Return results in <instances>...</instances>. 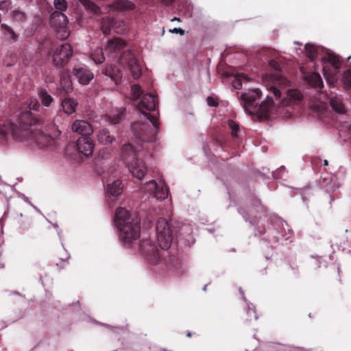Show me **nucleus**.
Listing matches in <instances>:
<instances>
[{"instance_id": "1", "label": "nucleus", "mask_w": 351, "mask_h": 351, "mask_svg": "<svg viewBox=\"0 0 351 351\" xmlns=\"http://www.w3.org/2000/svg\"><path fill=\"white\" fill-rule=\"evenodd\" d=\"M157 97L151 93L143 95L137 104V108L143 114L149 122L138 121L131 126L134 136L143 142L153 141L159 130L158 112H155L158 106Z\"/></svg>"}, {"instance_id": "2", "label": "nucleus", "mask_w": 351, "mask_h": 351, "mask_svg": "<svg viewBox=\"0 0 351 351\" xmlns=\"http://www.w3.org/2000/svg\"><path fill=\"white\" fill-rule=\"evenodd\" d=\"M269 65L277 73L270 76L271 84L267 89L270 90L276 99H280V104L282 106H289L294 104L296 101L301 100L302 95L298 90L284 89L289 84V81L278 73L281 69L280 65L275 60H271Z\"/></svg>"}, {"instance_id": "3", "label": "nucleus", "mask_w": 351, "mask_h": 351, "mask_svg": "<svg viewBox=\"0 0 351 351\" xmlns=\"http://www.w3.org/2000/svg\"><path fill=\"white\" fill-rule=\"evenodd\" d=\"M114 221L119 230L120 241L128 247L140 237V219L124 208L116 210Z\"/></svg>"}, {"instance_id": "4", "label": "nucleus", "mask_w": 351, "mask_h": 351, "mask_svg": "<svg viewBox=\"0 0 351 351\" xmlns=\"http://www.w3.org/2000/svg\"><path fill=\"white\" fill-rule=\"evenodd\" d=\"M36 117L30 112H21L18 117L19 125L9 120H0V143H8L11 140L23 141L27 138L24 130L27 125L35 123Z\"/></svg>"}, {"instance_id": "5", "label": "nucleus", "mask_w": 351, "mask_h": 351, "mask_svg": "<svg viewBox=\"0 0 351 351\" xmlns=\"http://www.w3.org/2000/svg\"><path fill=\"white\" fill-rule=\"evenodd\" d=\"M37 124H31L27 125L24 130V133L27 134V138H24L23 141H32L35 143L38 147H47L55 145L56 138L60 135L61 132L59 130H56L53 136L45 134L40 130L32 127Z\"/></svg>"}, {"instance_id": "6", "label": "nucleus", "mask_w": 351, "mask_h": 351, "mask_svg": "<svg viewBox=\"0 0 351 351\" xmlns=\"http://www.w3.org/2000/svg\"><path fill=\"white\" fill-rule=\"evenodd\" d=\"M156 234L158 245L161 250H168L173 241V229L165 218H160L156 222Z\"/></svg>"}, {"instance_id": "7", "label": "nucleus", "mask_w": 351, "mask_h": 351, "mask_svg": "<svg viewBox=\"0 0 351 351\" xmlns=\"http://www.w3.org/2000/svg\"><path fill=\"white\" fill-rule=\"evenodd\" d=\"M139 250L152 264L158 263L162 256L160 250L149 239H143L141 241Z\"/></svg>"}, {"instance_id": "8", "label": "nucleus", "mask_w": 351, "mask_h": 351, "mask_svg": "<svg viewBox=\"0 0 351 351\" xmlns=\"http://www.w3.org/2000/svg\"><path fill=\"white\" fill-rule=\"evenodd\" d=\"M67 23L66 16L61 12L55 11L50 16L49 24L58 33L60 34L59 36L61 39H65L69 35Z\"/></svg>"}, {"instance_id": "9", "label": "nucleus", "mask_w": 351, "mask_h": 351, "mask_svg": "<svg viewBox=\"0 0 351 351\" xmlns=\"http://www.w3.org/2000/svg\"><path fill=\"white\" fill-rule=\"evenodd\" d=\"M26 204L21 203L18 205L17 209L13 214V218L22 232H25L31 228L32 218L26 209Z\"/></svg>"}, {"instance_id": "10", "label": "nucleus", "mask_w": 351, "mask_h": 351, "mask_svg": "<svg viewBox=\"0 0 351 351\" xmlns=\"http://www.w3.org/2000/svg\"><path fill=\"white\" fill-rule=\"evenodd\" d=\"M73 55L72 47L69 43L62 44L53 54V61L55 65L63 66L68 63Z\"/></svg>"}, {"instance_id": "11", "label": "nucleus", "mask_w": 351, "mask_h": 351, "mask_svg": "<svg viewBox=\"0 0 351 351\" xmlns=\"http://www.w3.org/2000/svg\"><path fill=\"white\" fill-rule=\"evenodd\" d=\"M121 60L127 62L128 66L130 71L131 75L134 80L138 79L142 74L141 66L134 53L130 51L125 53Z\"/></svg>"}, {"instance_id": "12", "label": "nucleus", "mask_w": 351, "mask_h": 351, "mask_svg": "<svg viewBox=\"0 0 351 351\" xmlns=\"http://www.w3.org/2000/svg\"><path fill=\"white\" fill-rule=\"evenodd\" d=\"M261 97L258 90H254L242 94L241 99L243 101V108L250 114H252L254 107L257 106L256 100Z\"/></svg>"}, {"instance_id": "13", "label": "nucleus", "mask_w": 351, "mask_h": 351, "mask_svg": "<svg viewBox=\"0 0 351 351\" xmlns=\"http://www.w3.org/2000/svg\"><path fill=\"white\" fill-rule=\"evenodd\" d=\"M130 172L138 180H142L147 172V167L145 162L140 158L129 162L127 164Z\"/></svg>"}, {"instance_id": "14", "label": "nucleus", "mask_w": 351, "mask_h": 351, "mask_svg": "<svg viewBox=\"0 0 351 351\" xmlns=\"http://www.w3.org/2000/svg\"><path fill=\"white\" fill-rule=\"evenodd\" d=\"M274 104L273 97L267 95L265 101L254 107L252 114H257L261 119H267L269 112L274 108Z\"/></svg>"}, {"instance_id": "15", "label": "nucleus", "mask_w": 351, "mask_h": 351, "mask_svg": "<svg viewBox=\"0 0 351 351\" xmlns=\"http://www.w3.org/2000/svg\"><path fill=\"white\" fill-rule=\"evenodd\" d=\"M76 146L80 154L88 157L93 153L94 143L89 136H81L77 139Z\"/></svg>"}, {"instance_id": "16", "label": "nucleus", "mask_w": 351, "mask_h": 351, "mask_svg": "<svg viewBox=\"0 0 351 351\" xmlns=\"http://www.w3.org/2000/svg\"><path fill=\"white\" fill-rule=\"evenodd\" d=\"M71 130L82 136H89L93 132L92 125L85 120H75L71 125Z\"/></svg>"}, {"instance_id": "17", "label": "nucleus", "mask_w": 351, "mask_h": 351, "mask_svg": "<svg viewBox=\"0 0 351 351\" xmlns=\"http://www.w3.org/2000/svg\"><path fill=\"white\" fill-rule=\"evenodd\" d=\"M73 75L77 79L80 84L87 85L93 79V73L84 67H75L73 70Z\"/></svg>"}, {"instance_id": "18", "label": "nucleus", "mask_w": 351, "mask_h": 351, "mask_svg": "<svg viewBox=\"0 0 351 351\" xmlns=\"http://www.w3.org/2000/svg\"><path fill=\"white\" fill-rule=\"evenodd\" d=\"M121 158L127 164L129 163V162L135 160L136 158H139L138 154H137L136 150L130 143L123 145L121 152Z\"/></svg>"}, {"instance_id": "19", "label": "nucleus", "mask_w": 351, "mask_h": 351, "mask_svg": "<svg viewBox=\"0 0 351 351\" xmlns=\"http://www.w3.org/2000/svg\"><path fill=\"white\" fill-rule=\"evenodd\" d=\"M125 46V40L120 38H114L108 41L106 51L109 53H116L124 49Z\"/></svg>"}, {"instance_id": "20", "label": "nucleus", "mask_w": 351, "mask_h": 351, "mask_svg": "<svg viewBox=\"0 0 351 351\" xmlns=\"http://www.w3.org/2000/svg\"><path fill=\"white\" fill-rule=\"evenodd\" d=\"M102 73L109 76L117 84H119L122 78V73L115 65H109L103 69Z\"/></svg>"}, {"instance_id": "21", "label": "nucleus", "mask_w": 351, "mask_h": 351, "mask_svg": "<svg viewBox=\"0 0 351 351\" xmlns=\"http://www.w3.org/2000/svg\"><path fill=\"white\" fill-rule=\"evenodd\" d=\"M61 106L64 113L71 114L75 112L77 102L74 99L66 97L62 100Z\"/></svg>"}, {"instance_id": "22", "label": "nucleus", "mask_w": 351, "mask_h": 351, "mask_svg": "<svg viewBox=\"0 0 351 351\" xmlns=\"http://www.w3.org/2000/svg\"><path fill=\"white\" fill-rule=\"evenodd\" d=\"M97 140L101 144L108 145L115 141V137L110 134V131L108 129L102 128L98 132Z\"/></svg>"}, {"instance_id": "23", "label": "nucleus", "mask_w": 351, "mask_h": 351, "mask_svg": "<svg viewBox=\"0 0 351 351\" xmlns=\"http://www.w3.org/2000/svg\"><path fill=\"white\" fill-rule=\"evenodd\" d=\"M60 85L66 93H70L73 90L70 75L67 71H63L60 76Z\"/></svg>"}, {"instance_id": "24", "label": "nucleus", "mask_w": 351, "mask_h": 351, "mask_svg": "<svg viewBox=\"0 0 351 351\" xmlns=\"http://www.w3.org/2000/svg\"><path fill=\"white\" fill-rule=\"evenodd\" d=\"M122 191V182L120 180H116L108 184L107 191L110 196L117 197L121 194Z\"/></svg>"}, {"instance_id": "25", "label": "nucleus", "mask_w": 351, "mask_h": 351, "mask_svg": "<svg viewBox=\"0 0 351 351\" xmlns=\"http://www.w3.org/2000/svg\"><path fill=\"white\" fill-rule=\"evenodd\" d=\"M40 104L36 99H31L29 101V103L28 104V109H26L25 110H23L21 112H28V111L30 112L33 114V116L34 117H36V121H35V123H34V124H40L42 121L41 119L32 112V110L34 111H38V109L40 108Z\"/></svg>"}, {"instance_id": "26", "label": "nucleus", "mask_w": 351, "mask_h": 351, "mask_svg": "<svg viewBox=\"0 0 351 351\" xmlns=\"http://www.w3.org/2000/svg\"><path fill=\"white\" fill-rule=\"evenodd\" d=\"M38 95L41 104L45 107H49L53 101L52 96L50 95L45 88H40Z\"/></svg>"}, {"instance_id": "27", "label": "nucleus", "mask_w": 351, "mask_h": 351, "mask_svg": "<svg viewBox=\"0 0 351 351\" xmlns=\"http://www.w3.org/2000/svg\"><path fill=\"white\" fill-rule=\"evenodd\" d=\"M114 6L116 9L121 11L130 10L134 8V4L129 0H117Z\"/></svg>"}, {"instance_id": "28", "label": "nucleus", "mask_w": 351, "mask_h": 351, "mask_svg": "<svg viewBox=\"0 0 351 351\" xmlns=\"http://www.w3.org/2000/svg\"><path fill=\"white\" fill-rule=\"evenodd\" d=\"M101 29L105 35H108L110 33L111 27L114 25V19L111 17L103 18L100 23Z\"/></svg>"}, {"instance_id": "29", "label": "nucleus", "mask_w": 351, "mask_h": 351, "mask_svg": "<svg viewBox=\"0 0 351 351\" xmlns=\"http://www.w3.org/2000/svg\"><path fill=\"white\" fill-rule=\"evenodd\" d=\"M308 83L315 88H322L323 82L319 74L314 73L307 78Z\"/></svg>"}, {"instance_id": "30", "label": "nucleus", "mask_w": 351, "mask_h": 351, "mask_svg": "<svg viewBox=\"0 0 351 351\" xmlns=\"http://www.w3.org/2000/svg\"><path fill=\"white\" fill-rule=\"evenodd\" d=\"M306 56L312 61L315 60L318 55V49L317 47L312 44H306L304 47Z\"/></svg>"}, {"instance_id": "31", "label": "nucleus", "mask_w": 351, "mask_h": 351, "mask_svg": "<svg viewBox=\"0 0 351 351\" xmlns=\"http://www.w3.org/2000/svg\"><path fill=\"white\" fill-rule=\"evenodd\" d=\"M90 58L96 64H101L105 60L103 49L101 48L96 49L90 54Z\"/></svg>"}, {"instance_id": "32", "label": "nucleus", "mask_w": 351, "mask_h": 351, "mask_svg": "<svg viewBox=\"0 0 351 351\" xmlns=\"http://www.w3.org/2000/svg\"><path fill=\"white\" fill-rule=\"evenodd\" d=\"M330 106L332 108L339 112V113H344L345 108L342 104L341 100L337 97L331 98L330 101Z\"/></svg>"}, {"instance_id": "33", "label": "nucleus", "mask_w": 351, "mask_h": 351, "mask_svg": "<svg viewBox=\"0 0 351 351\" xmlns=\"http://www.w3.org/2000/svg\"><path fill=\"white\" fill-rule=\"evenodd\" d=\"M82 3L86 9L93 12L95 14L99 15L101 13L100 8L97 6L95 3L89 0H83L82 1Z\"/></svg>"}, {"instance_id": "34", "label": "nucleus", "mask_w": 351, "mask_h": 351, "mask_svg": "<svg viewBox=\"0 0 351 351\" xmlns=\"http://www.w3.org/2000/svg\"><path fill=\"white\" fill-rule=\"evenodd\" d=\"M12 18L13 21L19 23H24L27 20V16L25 12H22L19 9L14 10L12 13Z\"/></svg>"}, {"instance_id": "35", "label": "nucleus", "mask_w": 351, "mask_h": 351, "mask_svg": "<svg viewBox=\"0 0 351 351\" xmlns=\"http://www.w3.org/2000/svg\"><path fill=\"white\" fill-rule=\"evenodd\" d=\"M1 29L4 31V34L6 36H8L10 40H12L13 42H16L18 40V35L14 32V31L9 27L6 24H1Z\"/></svg>"}, {"instance_id": "36", "label": "nucleus", "mask_w": 351, "mask_h": 351, "mask_svg": "<svg viewBox=\"0 0 351 351\" xmlns=\"http://www.w3.org/2000/svg\"><path fill=\"white\" fill-rule=\"evenodd\" d=\"M169 189L165 185H158V188L154 193V196L157 199H165L168 196Z\"/></svg>"}, {"instance_id": "37", "label": "nucleus", "mask_w": 351, "mask_h": 351, "mask_svg": "<svg viewBox=\"0 0 351 351\" xmlns=\"http://www.w3.org/2000/svg\"><path fill=\"white\" fill-rule=\"evenodd\" d=\"M158 188V184L154 180H150L147 182L145 186H143V190L147 191L151 194H154L157 189Z\"/></svg>"}, {"instance_id": "38", "label": "nucleus", "mask_w": 351, "mask_h": 351, "mask_svg": "<svg viewBox=\"0 0 351 351\" xmlns=\"http://www.w3.org/2000/svg\"><path fill=\"white\" fill-rule=\"evenodd\" d=\"M243 80L248 81V78L244 74L237 75L234 77V80L232 82V86L235 89H237V90L241 89V86H242V80Z\"/></svg>"}, {"instance_id": "39", "label": "nucleus", "mask_w": 351, "mask_h": 351, "mask_svg": "<svg viewBox=\"0 0 351 351\" xmlns=\"http://www.w3.org/2000/svg\"><path fill=\"white\" fill-rule=\"evenodd\" d=\"M328 63L332 65L335 69H338L341 66V62L339 57L334 54H329L327 58Z\"/></svg>"}, {"instance_id": "40", "label": "nucleus", "mask_w": 351, "mask_h": 351, "mask_svg": "<svg viewBox=\"0 0 351 351\" xmlns=\"http://www.w3.org/2000/svg\"><path fill=\"white\" fill-rule=\"evenodd\" d=\"M54 6L57 11L62 12L67 9L66 0H54Z\"/></svg>"}, {"instance_id": "41", "label": "nucleus", "mask_w": 351, "mask_h": 351, "mask_svg": "<svg viewBox=\"0 0 351 351\" xmlns=\"http://www.w3.org/2000/svg\"><path fill=\"white\" fill-rule=\"evenodd\" d=\"M228 128L231 130V134H232V137H237V132L239 130V125L233 120H228Z\"/></svg>"}, {"instance_id": "42", "label": "nucleus", "mask_w": 351, "mask_h": 351, "mask_svg": "<svg viewBox=\"0 0 351 351\" xmlns=\"http://www.w3.org/2000/svg\"><path fill=\"white\" fill-rule=\"evenodd\" d=\"M132 94L134 99L140 98L143 93L141 87L138 84H134L131 86Z\"/></svg>"}, {"instance_id": "43", "label": "nucleus", "mask_w": 351, "mask_h": 351, "mask_svg": "<svg viewBox=\"0 0 351 351\" xmlns=\"http://www.w3.org/2000/svg\"><path fill=\"white\" fill-rule=\"evenodd\" d=\"M123 115V113L120 112L119 113H117L115 114L110 115L108 117V121L112 125H116L120 122V121L122 119V117Z\"/></svg>"}, {"instance_id": "44", "label": "nucleus", "mask_w": 351, "mask_h": 351, "mask_svg": "<svg viewBox=\"0 0 351 351\" xmlns=\"http://www.w3.org/2000/svg\"><path fill=\"white\" fill-rule=\"evenodd\" d=\"M343 81L344 85L350 88L351 87V70H347L344 72L343 76Z\"/></svg>"}, {"instance_id": "45", "label": "nucleus", "mask_w": 351, "mask_h": 351, "mask_svg": "<svg viewBox=\"0 0 351 351\" xmlns=\"http://www.w3.org/2000/svg\"><path fill=\"white\" fill-rule=\"evenodd\" d=\"M11 0H0V10L8 11L11 5Z\"/></svg>"}, {"instance_id": "46", "label": "nucleus", "mask_w": 351, "mask_h": 351, "mask_svg": "<svg viewBox=\"0 0 351 351\" xmlns=\"http://www.w3.org/2000/svg\"><path fill=\"white\" fill-rule=\"evenodd\" d=\"M206 101L208 105L210 106L217 107L219 105L218 101L213 97H208Z\"/></svg>"}, {"instance_id": "47", "label": "nucleus", "mask_w": 351, "mask_h": 351, "mask_svg": "<svg viewBox=\"0 0 351 351\" xmlns=\"http://www.w3.org/2000/svg\"><path fill=\"white\" fill-rule=\"evenodd\" d=\"M170 32H172V33H176V34H180V35H184V30L182 28H173V29H170L169 30Z\"/></svg>"}, {"instance_id": "48", "label": "nucleus", "mask_w": 351, "mask_h": 351, "mask_svg": "<svg viewBox=\"0 0 351 351\" xmlns=\"http://www.w3.org/2000/svg\"><path fill=\"white\" fill-rule=\"evenodd\" d=\"M174 1H175V0H162V2L165 5H169L172 4Z\"/></svg>"}, {"instance_id": "49", "label": "nucleus", "mask_w": 351, "mask_h": 351, "mask_svg": "<svg viewBox=\"0 0 351 351\" xmlns=\"http://www.w3.org/2000/svg\"><path fill=\"white\" fill-rule=\"evenodd\" d=\"M323 71H324V76L326 77H327V80L329 81V76L327 75L326 66H324Z\"/></svg>"}, {"instance_id": "50", "label": "nucleus", "mask_w": 351, "mask_h": 351, "mask_svg": "<svg viewBox=\"0 0 351 351\" xmlns=\"http://www.w3.org/2000/svg\"><path fill=\"white\" fill-rule=\"evenodd\" d=\"M185 14H189V16H191V8H190L189 7L187 8V10H186V12H185Z\"/></svg>"}, {"instance_id": "51", "label": "nucleus", "mask_w": 351, "mask_h": 351, "mask_svg": "<svg viewBox=\"0 0 351 351\" xmlns=\"http://www.w3.org/2000/svg\"><path fill=\"white\" fill-rule=\"evenodd\" d=\"M171 21H180V18L174 17Z\"/></svg>"}, {"instance_id": "52", "label": "nucleus", "mask_w": 351, "mask_h": 351, "mask_svg": "<svg viewBox=\"0 0 351 351\" xmlns=\"http://www.w3.org/2000/svg\"><path fill=\"white\" fill-rule=\"evenodd\" d=\"M324 165L325 166L328 165V160H324Z\"/></svg>"}, {"instance_id": "53", "label": "nucleus", "mask_w": 351, "mask_h": 351, "mask_svg": "<svg viewBox=\"0 0 351 351\" xmlns=\"http://www.w3.org/2000/svg\"><path fill=\"white\" fill-rule=\"evenodd\" d=\"M187 337H191V333L190 332H188Z\"/></svg>"}, {"instance_id": "54", "label": "nucleus", "mask_w": 351, "mask_h": 351, "mask_svg": "<svg viewBox=\"0 0 351 351\" xmlns=\"http://www.w3.org/2000/svg\"><path fill=\"white\" fill-rule=\"evenodd\" d=\"M179 11H180V12H182V7H181V5H179Z\"/></svg>"}, {"instance_id": "55", "label": "nucleus", "mask_w": 351, "mask_h": 351, "mask_svg": "<svg viewBox=\"0 0 351 351\" xmlns=\"http://www.w3.org/2000/svg\"><path fill=\"white\" fill-rule=\"evenodd\" d=\"M62 263H63L64 265H65V264H66V261H62Z\"/></svg>"}, {"instance_id": "56", "label": "nucleus", "mask_w": 351, "mask_h": 351, "mask_svg": "<svg viewBox=\"0 0 351 351\" xmlns=\"http://www.w3.org/2000/svg\"><path fill=\"white\" fill-rule=\"evenodd\" d=\"M252 311L254 313H255V311H254V309H252Z\"/></svg>"}]
</instances>
